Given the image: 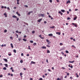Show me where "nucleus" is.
<instances>
[{
  "label": "nucleus",
  "mask_w": 80,
  "mask_h": 80,
  "mask_svg": "<svg viewBox=\"0 0 80 80\" xmlns=\"http://www.w3.org/2000/svg\"><path fill=\"white\" fill-rule=\"evenodd\" d=\"M76 75L77 76L76 77H77V78H78V77H79V76H78V74H77V73H76Z\"/></svg>",
  "instance_id": "15"
},
{
  "label": "nucleus",
  "mask_w": 80,
  "mask_h": 80,
  "mask_svg": "<svg viewBox=\"0 0 80 80\" xmlns=\"http://www.w3.org/2000/svg\"><path fill=\"white\" fill-rule=\"evenodd\" d=\"M18 40L19 41H20V40H21V38H19Z\"/></svg>",
  "instance_id": "54"
},
{
  "label": "nucleus",
  "mask_w": 80,
  "mask_h": 80,
  "mask_svg": "<svg viewBox=\"0 0 80 80\" xmlns=\"http://www.w3.org/2000/svg\"><path fill=\"white\" fill-rule=\"evenodd\" d=\"M24 7H26V8H28V6H27V5H25L24 6Z\"/></svg>",
  "instance_id": "33"
},
{
  "label": "nucleus",
  "mask_w": 80,
  "mask_h": 80,
  "mask_svg": "<svg viewBox=\"0 0 80 80\" xmlns=\"http://www.w3.org/2000/svg\"><path fill=\"white\" fill-rule=\"evenodd\" d=\"M48 72H51V70H50V69H48Z\"/></svg>",
  "instance_id": "52"
},
{
  "label": "nucleus",
  "mask_w": 80,
  "mask_h": 80,
  "mask_svg": "<svg viewBox=\"0 0 80 80\" xmlns=\"http://www.w3.org/2000/svg\"><path fill=\"white\" fill-rule=\"evenodd\" d=\"M30 43H33V41L32 40L30 41Z\"/></svg>",
  "instance_id": "32"
},
{
  "label": "nucleus",
  "mask_w": 80,
  "mask_h": 80,
  "mask_svg": "<svg viewBox=\"0 0 80 80\" xmlns=\"http://www.w3.org/2000/svg\"><path fill=\"white\" fill-rule=\"evenodd\" d=\"M74 61H69V63H73V62H74Z\"/></svg>",
  "instance_id": "14"
},
{
  "label": "nucleus",
  "mask_w": 80,
  "mask_h": 80,
  "mask_svg": "<svg viewBox=\"0 0 80 80\" xmlns=\"http://www.w3.org/2000/svg\"><path fill=\"white\" fill-rule=\"evenodd\" d=\"M66 53H68V51L67 50H66Z\"/></svg>",
  "instance_id": "36"
},
{
  "label": "nucleus",
  "mask_w": 80,
  "mask_h": 80,
  "mask_svg": "<svg viewBox=\"0 0 80 80\" xmlns=\"http://www.w3.org/2000/svg\"><path fill=\"white\" fill-rule=\"evenodd\" d=\"M21 56H23V53H21Z\"/></svg>",
  "instance_id": "58"
},
{
  "label": "nucleus",
  "mask_w": 80,
  "mask_h": 80,
  "mask_svg": "<svg viewBox=\"0 0 80 80\" xmlns=\"http://www.w3.org/2000/svg\"><path fill=\"white\" fill-rule=\"evenodd\" d=\"M38 17H41V14H38Z\"/></svg>",
  "instance_id": "44"
},
{
  "label": "nucleus",
  "mask_w": 80,
  "mask_h": 80,
  "mask_svg": "<svg viewBox=\"0 0 80 80\" xmlns=\"http://www.w3.org/2000/svg\"><path fill=\"white\" fill-rule=\"evenodd\" d=\"M56 34H57V35H60L61 34L60 32H56Z\"/></svg>",
  "instance_id": "5"
},
{
  "label": "nucleus",
  "mask_w": 80,
  "mask_h": 80,
  "mask_svg": "<svg viewBox=\"0 0 80 80\" xmlns=\"http://www.w3.org/2000/svg\"><path fill=\"white\" fill-rule=\"evenodd\" d=\"M32 33H33V34L35 33V31H33L32 32Z\"/></svg>",
  "instance_id": "56"
},
{
  "label": "nucleus",
  "mask_w": 80,
  "mask_h": 80,
  "mask_svg": "<svg viewBox=\"0 0 80 80\" xmlns=\"http://www.w3.org/2000/svg\"><path fill=\"white\" fill-rule=\"evenodd\" d=\"M62 69H63L64 70L65 69V68H64V67H62Z\"/></svg>",
  "instance_id": "47"
},
{
  "label": "nucleus",
  "mask_w": 80,
  "mask_h": 80,
  "mask_svg": "<svg viewBox=\"0 0 80 80\" xmlns=\"http://www.w3.org/2000/svg\"><path fill=\"white\" fill-rule=\"evenodd\" d=\"M61 12H63V13H64V12H65V10H64L63 9H61Z\"/></svg>",
  "instance_id": "12"
},
{
  "label": "nucleus",
  "mask_w": 80,
  "mask_h": 80,
  "mask_svg": "<svg viewBox=\"0 0 80 80\" xmlns=\"http://www.w3.org/2000/svg\"><path fill=\"white\" fill-rule=\"evenodd\" d=\"M4 65H5L6 67H8V64H5Z\"/></svg>",
  "instance_id": "16"
},
{
  "label": "nucleus",
  "mask_w": 80,
  "mask_h": 80,
  "mask_svg": "<svg viewBox=\"0 0 80 80\" xmlns=\"http://www.w3.org/2000/svg\"><path fill=\"white\" fill-rule=\"evenodd\" d=\"M7 32V29H5L4 30V33H6V32Z\"/></svg>",
  "instance_id": "28"
},
{
  "label": "nucleus",
  "mask_w": 80,
  "mask_h": 80,
  "mask_svg": "<svg viewBox=\"0 0 80 80\" xmlns=\"http://www.w3.org/2000/svg\"><path fill=\"white\" fill-rule=\"evenodd\" d=\"M39 37H40V38H41L42 37V35H40L39 36Z\"/></svg>",
  "instance_id": "48"
},
{
  "label": "nucleus",
  "mask_w": 80,
  "mask_h": 80,
  "mask_svg": "<svg viewBox=\"0 0 80 80\" xmlns=\"http://www.w3.org/2000/svg\"><path fill=\"white\" fill-rule=\"evenodd\" d=\"M4 61H5V62H8V60H7V59L4 58Z\"/></svg>",
  "instance_id": "6"
},
{
  "label": "nucleus",
  "mask_w": 80,
  "mask_h": 80,
  "mask_svg": "<svg viewBox=\"0 0 80 80\" xmlns=\"http://www.w3.org/2000/svg\"><path fill=\"white\" fill-rule=\"evenodd\" d=\"M24 23L25 24V25H28V23H27L25 22H24Z\"/></svg>",
  "instance_id": "25"
},
{
  "label": "nucleus",
  "mask_w": 80,
  "mask_h": 80,
  "mask_svg": "<svg viewBox=\"0 0 80 80\" xmlns=\"http://www.w3.org/2000/svg\"><path fill=\"white\" fill-rule=\"evenodd\" d=\"M37 45V43H34L33 44V46H35V45Z\"/></svg>",
  "instance_id": "23"
},
{
  "label": "nucleus",
  "mask_w": 80,
  "mask_h": 80,
  "mask_svg": "<svg viewBox=\"0 0 80 80\" xmlns=\"http://www.w3.org/2000/svg\"><path fill=\"white\" fill-rule=\"evenodd\" d=\"M16 18L17 21H18V20H19V18H18V17H17Z\"/></svg>",
  "instance_id": "26"
},
{
  "label": "nucleus",
  "mask_w": 80,
  "mask_h": 80,
  "mask_svg": "<svg viewBox=\"0 0 80 80\" xmlns=\"http://www.w3.org/2000/svg\"><path fill=\"white\" fill-rule=\"evenodd\" d=\"M46 62L47 63H48V59H46Z\"/></svg>",
  "instance_id": "57"
},
{
  "label": "nucleus",
  "mask_w": 80,
  "mask_h": 80,
  "mask_svg": "<svg viewBox=\"0 0 80 80\" xmlns=\"http://www.w3.org/2000/svg\"><path fill=\"white\" fill-rule=\"evenodd\" d=\"M42 77H43V78H45V76L43 75L42 76Z\"/></svg>",
  "instance_id": "61"
},
{
  "label": "nucleus",
  "mask_w": 80,
  "mask_h": 80,
  "mask_svg": "<svg viewBox=\"0 0 80 80\" xmlns=\"http://www.w3.org/2000/svg\"><path fill=\"white\" fill-rule=\"evenodd\" d=\"M69 73H67V75H68V76H69Z\"/></svg>",
  "instance_id": "53"
},
{
  "label": "nucleus",
  "mask_w": 80,
  "mask_h": 80,
  "mask_svg": "<svg viewBox=\"0 0 80 80\" xmlns=\"http://www.w3.org/2000/svg\"><path fill=\"white\" fill-rule=\"evenodd\" d=\"M4 15H7V13H4Z\"/></svg>",
  "instance_id": "60"
},
{
  "label": "nucleus",
  "mask_w": 80,
  "mask_h": 80,
  "mask_svg": "<svg viewBox=\"0 0 80 80\" xmlns=\"http://www.w3.org/2000/svg\"><path fill=\"white\" fill-rule=\"evenodd\" d=\"M47 53H50V51L48 50L47 51Z\"/></svg>",
  "instance_id": "22"
},
{
  "label": "nucleus",
  "mask_w": 80,
  "mask_h": 80,
  "mask_svg": "<svg viewBox=\"0 0 80 80\" xmlns=\"http://www.w3.org/2000/svg\"><path fill=\"white\" fill-rule=\"evenodd\" d=\"M2 77H3V75H0V78H2Z\"/></svg>",
  "instance_id": "38"
},
{
  "label": "nucleus",
  "mask_w": 80,
  "mask_h": 80,
  "mask_svg": "<svg viewBox=\"0 0 80 80\" xmlns=\"http://www.w3.org/2000/svg\"><path fill=\"white\" fill-rule=\"evenodd\" d=\"M46 42H50V41H49V40H48V39H47L46 40Z\"/></svg>",
  "instance_id": "35"
},
{
  "label": "nucleus",
  "mask_w": 80,
  "mask_h": 80,
  "mask_svg": "<svg viewBox=\"0 0 80 80\" xmlns=\"http://www.w3.org/2000/svg\"><path fill=\"white\" fill-rule=\"evenodd\" d=\"M23 75V74L22 73H20V76H22V75Z\"/></svg>",
  "instance_id": "34"
},
{
  "label": "nucleus",
  "mask_w": 80,
  "mask_h": 80,
  "mask_svg": "<svg viewBox=\"0 0 80 80\" xmlns=\"http://www.w3.org/2000/svg\"><path fill=\"white\" fill-rule=\"evenodd\" d=\"M22 40L23 41H24V42H27V39L25 38L23 39Z\"/></svg>",
  "instance_id": "17"
},
{
  "label": "nucleus",
  "mask_w": 80,
  "mask_h": 80,
  "mask_svg": "<svg viewBox=\"0 0 80 80\" xmlns=\"http://www.w3.org/2000/svg\"><path fill=\"white\" fill-rule=\"evenodd\" d=\"M3 70H7V68L6 67H4L3 68Z\"/></svg>",
  "instance_id": "24"
},
{
  "label": "nucleus",
  "mask_w": 80,
  "mask_h": 80,
  "mask_svg": "<svg viewBox=\"0 0 80 80\" xmlns=\"http://www.w3.org/2000/svg\"><path fill=\"white\" fill-rule=\"evenodd\" d=\"M7 9H8V10H10V8H9V7H8L7 8Z\"/></svg>",
  "instance_id": "51"
},
{
  "label": "nucleus",
  "mask_w": 80,
  "mask_h": 80,
  "mask_svg": "<svg viewBox=\"0 0 80 80\" xmlns=\"http://www.w3.org/2000/svg\"><path fill=\"white\" fill-rule=\"evenodd\" d=\"M44 23H47V22L46 21H44Z\"/></svg>",
  "instance_id": "64"
},
{
  "label": "nucleus",
  "mask_w": 80,
  "mask_h": 80,
  "mask_svg": "<svg viewBox=\"0 0 80 80\" xmlns=\"http://www.w3.org/2000/svg\"><path fill=\"white\" fill-rule=\"evenodd\" d=\"M77 18V17H75L74 18H73V20H75Z\"/></svg>",
  "instance_id": "13"
},
{
  "label": "nucleus",
  "mask_w": 80,
  "mask_h": 80,
  "mask_svg": "<svg viewBox=\"0 0 80 80\" xmlns=\"http://www.w3.org/2000/svg\"><path fill=\"white\" fill-rule=\"evenodd\" d=\"M28 49L29 50H30L31 48H30V46H28Z\"/></svg>",
  "instance_id": "39"
},
{
  "label": "nucleus",
  "mask_w": 80,
  "mask_h": 80,
  "mask_svg": "<svg viewBox=\"0 0 80 80\" xmlns=\"http://www.w3.org/2000/svg\"><path fill=\"white\" fill-rule=\"evenodd\" d=\"M57 80H62L61 79H60L59 78H57Z\"/></svg>",
  "instance_id": "45"
},
{
  "label": "nucleus",
  "mask_w": 80,
  "mask_h": 80,
  "mask_svg": "<svg viewBox=\"0 0 80 80\" xmlns=\"http://www.w3.org/2000/svg\"><path fill=\"white\" fill-rule=\"evenodd\" d=\"M61 53L62 54V55H64V53L63 52H61Z\"/></svg>",
  "instance_id": "46"
},
{
  "label": "nucleus",
  "mask_w": 80,
  "mask_h": 80,
  "mask_svg": "<svg viewBox=\"0 0 80 80\" xmlns=\"http://www.w3.org/2000/svg\"><path fill=\"white\" fill-rule=\"evenodd\" d=\"M8 55H9V56H11V55H12V53H9L8 54Z\"/></svg>",
  "instance_id": "41"
},
{
  "label": "nucleus",
  "mask_w": 80,
  "mask_h": 80,
  "mask_svg": "<svg viewBox=\"0 0 80 80\" xmlns=\"http://www.w3.org/2000/svg\"><path fill=\"white\" fill-rule=\"evenodd\" d=\"M16 14H17L18 15V16H20V13H18V12H16Z\"/></svg>",
  "instance_id": "8"
},
{
  "label": "nucleus",
  "mask_w": 80,
  "mask_h": 80,
  "mask_svg": "<svg viewBox=\"0 0 80 80\" xmlns=\"http://www.w3.org/2000/svg\"><path fill=\"white\" fill-rule=\"evenodd\" d=\"M41 17H44L45 14H44L41 13Z\"/></svg>",
  "instance_id": "10"
},
{
  "label": "nucleus",
  "mask_w": 80,
  "mask_h": 80,
  "mask_svg": "<svg viewBox=\"0 0 80 80\" xmlns=\"http://www.w3.org/2000/svg\"><path fill=\"white\" fill-rule=\"evenodd\" d=\"M20 63H22L23 62V60H20Z\"/></svg>",
  "instance_id": "42"
},
{
  "label": "nucleus",
  "mask_w": 80,
  "mask_h": 80,
  "mask_svg": "<svg viewBox=\"0 0 80 80\" xmlns=\"http://www.w3.org/2000/svg\"><path fill=\"white\" fill-rule=\"evenodd\" d=\"M46 47H48V48H50V45H46Z\"/></svg>",
  "instance_id": "27"
},
{
  "label": "nucleus",
  "mask_w": 80,
  "mask_h": 80,
  "mask_svg": "<svg viewBox=\"0 0 80 80\" xmlns=\"http://www.w3.org/2000/svg\"><path fill=\"white\" fill-rule=\"evenodd\" d=\"M26 37H27V36L25 35L24 36V38H26Z\"/></svg>",
  "instance_id": "49"
},
{
  "label": "nucleus",
  "mask_w": 80,
  "mask_h": 80,
  "mask_svg": "<svg viewBox=\"0 0 80 80\" xmlns=\"http://www.w3.org/2000/svg\"><path fill=\"white\" fill-rule=\"evenodd\" d=\"M49 2H50V3H52V0H49Z\"/></svg>",
  "instance_id": "37"
},
{
  "label": "nucleus",
  "mask_w": 80,
  "mask_h": 80,
  "mask_svg": "<svg viewBox=\"0 0 80 80\" xmlns=\"http://www.w3.org/2000/svg\"><path fill=\"white\" fill-rule=\"evenodd\" d=\"M72 47L74 48H76L75 46H74V45H72Z\"/></svg>",
  "instance_id": "55"
},
{
  "label": "nucleus",
  "mask_w": 80,
  "mask_h": 80,
  "mask_svg": "<svg viewBox=\"0 0 80 80\" xmlns=\"http://www.w3.org/2000/svg\"><path fill=\"white\" fill-rule=\"evenodd\" d=\"M70 67H71V68H73V66H71Z\"/></svg>",
  "instance_id": "63"
},
{
  "label": "nucleus",
  "mask_w": 80,
  "mask_h": 80,
  "mask_svg": "<svg viewBox=\"0 0 80 80\" xmlns=\"http://www.w3.org/2000/svg\"><path fill=\"white\" fill-rule=\"evenodd\" d=\"M17 5H20V3L19 2H17Z\"/></svg>",
  "instance_id": "43"
},
{
  "label": "nucleus",
  "mask_w": 80,
  "mask_h": 80,
  "mask_svg": "<svg viewBox=\"0 0 80 80\" xmlns=\"http://www.w3.org/2000/svg\"><path fill=\"white\" fill-rule=\"evenodd\" d=\"M72 25H73L74 26H75V27H77V23H72Z\"/></svg>",
  "instance_id": "1"
},
{
  "label": "nucleus",
  "mask_w": 80,
  "mask_h": 80,
  "mask_svg": "<svg viewBox=\"0 0 80 80\" xmlns=\"http://www.w3.org/2000/svg\"><path fill=\"white\" fill-rule=\"evenodd\" d=\"M16 33H18L19 32L18 31H16Z\"/></svg>",
  "instance_id": "59"
},
{
  "label": "nucleus",
  "mask_w": 80,
  "mask_h": 80,
  "mask_svg": "<svg viewBox=\"0 0 80 80\" xmlns=\"http://www.w3.org/2000/svg\"><path fill=\"white\" fill-rule=\"evenodd\" d=\"M63 45V43H60V46H62V45Z\"/></svg>",
  "instance_id": "30"
},
{
  "label": "nucleus",
  "mask_w": 80,
  "mask_h": 80,
  "mask_svg": "<svg viewBox=\"0 0 80 80\" xmlns=\"http://www.w3.org/2000/svg\"><path fill=\"white\" fill-rule=\"evenodd\" d=\"M11 47H12V48H13V44L11 43Z\"/></svg>",
  "instance_id": "11"
},
{
  "label": "nucleus",
  "mask_w": 80,
  "mask_h": 80,
  "mask_svg": "<svg viewBox=\"0 0 80 80\" xmlns=\"http://www.w3.org/2000/svg\"><path fill=\"white\" fill-rule=\"evenodd\" d=\"M50 43H51V42L49 41V42H48V44L49 45H50Z\"/></svg>",
  "instance_id": "21"
},
{
  "label": "nucleus",
  "mask_w": 80,
  "mask_h": 80,
  "mask_svg": "<svg viewBox=\"0 0 80 80\" xmlns=\"http://www.w3.org/2000/svg\"><path fill=\"white\" fill-rule=\"evenodd\" d=\"M70 19H71V18H70V17H68L67 18V20H70Z\"/></svg>",
  "instance_id": "40"
},
{
  "label": "nucleus",
  "mask_w": 80,
  "mask_h": 80,
  "mask_svg": "<svg viewBox=\"0 0 80 80\" xmlns=\"http://www.w3.org/2000/svg\"><path fill=\"white\" fill-rule=\"evenodd\" d=\"M17 17V16H15V15H13V16H12V18H16Z\"/></svg>",
  "instance_id": "19"
},
{
  "label": "nucleus",
  "mask_w": 80,
  "mask_h": 80,
  "mask_svg": "<svg viewBox=\"0 0 80 80\" xmlns=\"http://www.w3.org/2000/svg\"><path fill=\"white\" fill-rule=\"evenodd\" d=\"M57 2H59V0H56Z\"/></svg>",
  "instance_id": "62"
},
{
  "label": "nucleus",
  "mask_w": 80,
  "mask_h": 80,
  "mask_svg": "<svg viewBox=\"0 0 80 80\" xmlns=\"http://www.w3.org/2000/svg\"><path fill=\"white\" fill-rule=\"evenodd\" d=\"M47 48L43 46L42 47V48H43L44 49H46Z\"/></svg>",
  "instance_id": "20"
},
{
  "label": "nucleus",
  "mask_w": 80,
  "mask_h": 80,
  "mask_svg": "<svg viewBox=\"0 0 80 80\" xmlns=\"http://www.w3.org/2000/svg\"><path fill=\"white\" fill-rule=\"evenodd\" d=\"M48 35L49 37H52V36H53V34H49Z\"/></svg>",
  "instance_id": "7"
},
{
  "label": "nucleus",
  "mask_w": 80,
  "mask_h": 80,
  "mask_svg": "<svg viewBox=\"0 0 80 80\" xmlns=\"http://www.w3.org/2000/svg\"><path fill=\"white\" fill-rule=\"evenodd\" d=\"M42 20V19L41 18L40 19H39L38 20V22H41V20Z\"/></svg>",
  "instance_id": "2"
},
{
  "label": "nucleus",
  "mask_w": 80,
  "mask_h": 80,
  "mask_svg": "<svg viewBox=\"0 0 80 80\" xmlns=\"http://www.w3.org/2000/svg\"><path fill=\"white\" fill-rule=\"evenodd\" d=\"M33 13V11H30L29 12H28V15H30V13Z\"/></svg>",
  "instance_id": "4"
},
{
  "label": "nucleus",
  "mask_w": 80,
  "mask_h": 80,
  "mask_svg": "<svg viewBox=\"0 0 80 80\" xmlns=\"http://www.w3.org/2000/svg\"><path fill=\"white\" fill-rule=\"evenodd\" d=\"M59 13H60L61 15H63V13L61 11L59 12Z\"/></svg>",
  "instance_id": "9"
},
{
  "label": "nucleus",
  "mask_w": 80,
  "mask_h": 80,
  "mask_svg": "<svg viewBox=\"0 0 80 80\" xmlns=\"http://www.w3.org/2000/svg\"><path fill=\"white\" fill-rule=\"evenodd\" d=\"M50 28H55V26H53L52 27H50Z\"/></svg>",
  "instance_id": "18"
},
{
  "label": "nucleus",
  "mask_w": 80,
  "mask_h": 80,
  "mask_svg": "<svg viewBox=\"0 0 80 80\" xmlns=\"http://www.w3.org/2000/svg\"><path fill=\"white\" fill-rule=\"evenodd\" d=\"M13 52L14 53H17V52L16 51V50H15V49H14Z\"/></svg>",
  "instance_id": "31"
},
{
  "label": "nucleus",
  "mask_w": 80,
  "mask_h": 80,
  "mask_svg": "<svg viewBox=\"0 0 80 80\" xmlns=\"http://www.w3.org/2000/svg\"><path fill=\"white\" fill-rule=\"evenodd\" d=\"M70 3V0H68L66 2L67 4H68V3Z\"/></svg>",
  "instance_id": "3"
},
{
  "label": "nucleus",
  "mask_w": 80,
  "mask_h": 80,
  "mask_svg": "<svg viewBox=\"0 0 80 80\" xmlns=\"http://www.w3.org/2000/svg\"><path fill=\"white\" fill-rule=\"evenodd\" d=\"M39 80H43V79L42 78H40L39 79Z\"/></svg>",
  "instance_id": "50"
},
{
  "label": "nucleus",
  "mask_w": 80,
  "mask_h": 80,
  "mask_svg": "<svg viewBox=\"0 0 80 80\" xmlns=\"http://www.w3.org/2000/svg\"><path fill=\"white\" fill-rule=\"evenodd\" d=\"M31 63H32L33 64H35V62H33V61H31Z\"/></svg>",
  "instance_id": "29"
}]
</instances>
